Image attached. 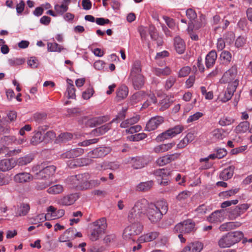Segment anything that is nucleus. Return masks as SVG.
Segmentation results:
<instances>
[{"instance_id": "1", "label": "nucleus", "mask_w": 252, "mask_h": 252, "mask_svg": "<svg viewBox=\"0 0 252 252\" xmlns=\"http://www.w3.org/2000/svg\"><path fill=\"white\" fill-rule=\"evenodd\" d=\"M146 211L149 220L152 223H156L167 213V203L164 200H158L155 203H148Z\"/></svg>"}, {"instance_id": "2", "label": "nucleus", "mask_w": 252, "mask_h": 252, "mask_svg": "<svg viewBox=\"0 0 252 252\" xmlns=\"http://www.w3.org/2000/svg\"><path fill=\"white\" fill-rule=\"evenodd\" d=\"M148 204L146 199H141L136 201L133 208L129 211L127 217L129 222H139L144 217Z\"/></svg>"}, {"instance_id": "3", "label": "nucleus", "mask_w": 252, "mask_h": 252, "mask_svg": "<svg viewBox=\"0 0 252 252\" xmlns=\"http://www.w3.org/2000/svg\"><path fill=\"white\" fill-rule=\"evenodd\" d=\"M56 167L54 165L46 166L45 163H41L32 167V171L35 172V177L37 179H48L52 177L56 171Z\"/></svg>"}, {"instance_id": "4", "label": "nucleus", "mask_w": 252, "mask_h": 252, "mask_svg": "<svg viewBox=\"0 0 252 252\" xmlns=\"http://www.w3.org/2000/svg\"><path fill=\"white\" fill-rule=\"evenodd\" d=\"M131 224L125 228L123 238L126 240L133 239L134 236L139 235L143 229V226L140 222H130Z\"/></svg>"}, {"instance_id": "5", "label": "nucleus", "mask_w": 252, "mask_h": 252, "mask_svg": "<svg viewBox=\"0 0 252 252\" xmlns=\"http://www.w3.org/2000/svg\"><path fill=\"white\" fill-rule=\"evenodd\" d=\"M243 237V233L241 231L229 232L221 238V247H229L239 242Z\"/></svg>"}, {"instance_id": "6", "label": "nucleus", "mask_w": 252, "mask_h": 252, "mask_svg": "<svg viewBox=\"0 0 252 252\" xmlns=\"http://www.w3.org/2000/svg\"><path fill=\"white\" fill-rule=\"evenodd\" d=\"M88 176L87 173L71 176L65 180V182L70 188L79 187L81 189H84V184L86 183Z\"/></svg>"}, {"instance_id": "7", "label": "nucleus", "mask_w": 252, "mask_h": 252, "mask_svg": "<svg viewBox=\"0 0 252 252\" xmlns=\"http://www.w3.org/2000/svg\"><path fill=\"white\" fill-rule=\"evenodd\" d=\"M184 130V127L181 125H177L170 128L164 132L159 134L156 138L157 141L161 142L175 136L181 133Z\"/></svg>"}, {"instance_id": "8", "label": "nucleus", "mask_w": 252, "mask_h": 252, "mask_svg": "<svg viewBox=\"0 0 252 252\" xmlns=\"http://www.w3.org/2000/svg\"><path fill=\"white\" fill-rule=\"evenodd\" d=\"M174 231L184 234L193 232L195 231V223L190 220H184L175 226Z\"/></svg>"}, {"instance_id": "9", "label": "nucleus", "mask_w": 252, "mask_h": 252, "mask_svg": "<svg viewBox=\"0 0 252 252\" xmlns=\"http://www.w3.org/2000/svg\"><path fill=\"white\" fill-rule=\"evenodd\" d=\"M111 151L109 147H99L89 152L87 156L90 158H101L108 155Z\"/></svg>"}, {"instance_id": "10", "label": "nucleus", "mask_w": 252, "mask_h": 252, "mask_svg": "<svg viewBox=\"0 0 252 252\" xmlns=\"http://www.w3.org/2000/svg\"><path fill=\"white\" fill-rule=\"evenodd\" d=\"M164 122V118L157 116L152 117L147 123L145 130L150 131L157 128Z\"/></svg>"}, {"instance_id": "11", "label": "nucleus", "mask_w": 252, "mask_h": 252, "mask_svg": "<svg viewBox=\"0 0 252 252\" xmlns=\"http://www.w3.org/2000/svg\"><path fill=\"white\" fill-rule=\"evenodd\" d=\"M203 244L199 241L189 243L181 252H200L203 249Z\"/></svg>"}, {"instance_id": "12", "label": "nucleus", "mask_w": 252, "mask_h": 252, "mask_svg": "<svg viewBox=\"0 0 252 252\" xmlns=\"http://www.w3.org/2000/svg\"><path fill=\"white\" fill-rule=\"evenodd\" d=\"M128 79L132 83L135 90L140 89L144 84V79L143 75H129Z\"/></svg>"}, {"instance_id": "13", "label": "nucleus", "mask_w": 252, "mask_h": 252, "mask_svg": "<svg viewBox=\"0 0 252 252\" xmlns=\"http://www.w3.org/2000/svg\"><path fill=\"white\" fill-rule=\"evenodd\" d=\"M238 85V82L237 80H235L232 83L228 84L223 97L221 98V101L225 102L231 99L234 92L236 91Z\"/></svg>"}, {"instance_id": "14", "label": "nucleus", "mask_w": 252, "mask_h": 252, "mask_svg": "<svg viewBox=\"0 0 252 252\" xmlns=\"http://www.w3.org/2000/svg\"><path fill=\"white\" fill-rule=\"evenodd\" d=\"M249 207L247 204H243L236 206L231 212H230L229 217L231 220H234L243 214Z\"/></svg>"}, {"instance_id": "15", "label": "nucleus", "mask_w": 252, "mask_h": 252, "mask_svg": "<svg viewBox=\"0 0 252 252\" xmlns=\"http://www.w3.org/2000/svg\"><path fill=\"white\" fill-rule=\"evenodd\" d=\"M205 24V16L201 15L189 23L188 29L190 31L198 30Z\"/></svg>"}, {"instance_id": "16", "label": "nucleus", "mask_w": 252, "mask_h": 252, "mask_svg": "<svg viewBox=\"0 0 252 252\" xmlns=\"http://www.w3.org/2000/svg\"><path fill=\"white\" fill-rule=\"evenodd\" d=\"M13 179L16 183H25L32 180L33 177L29 173L21 172L16 174Z\"/></svg>"}, {"instance_id": "17", "label": "nucleus", "mask_w": 252, "mask_h": 252, "mask_svg": "<svg viewBox=\"0 0 252 252\" xmlns=\"http://www.w3.org/2000/svg\"><path fill=\"white\" fill-rule=\"evenodd\" d=\"M16 161L13 158L0 160V171L5 172L15 167Z\"/></svg>"}, {"instance_id": "18", "label": "nucleus", "mask_w": 252, "mask_h": 252, "mask_svg": "<svg viewBox=\"0 0 252 252\" xmlns=\"http://www.w3.org/2000/svg\"><path fill=\"white\" fill-rule=\"evenodd\" d=\"M71 2V0H63L61 4H56L54 9L57 15H63L68 9V5Z\"/></svg>"}, {"instance_id": "19", "label": "nucleus", "mask_w": 252, "mask_h": 252, "mask_svg": "<svg viewBox=\"0 0 252 252\" xmlns=\"http://www.w3.org/2000/svg\"><path fill=\"white\" fill-rule=\"evenodd\" d=\"M237 73V71L236 67L232 66L224 73L221 79L224 82H229L235 79Z\"/></svg>"}, {"instance_id": "20", "label": "nucleus", "mask_w": 252, "mask_h": 252, "mask_svg": "<svg viewBox=\"0 0 252 252\" xmlns=\"http://www.w3.org/2000/svg\"><path fill=\"white\" fill-rule=\"evenodd\" d=\"M50 216V220H54L63 216L64 214V211L63 209L57 210L53 206H49L47 210Z\"/></svg>"}, {"instance_id": "21", "label": "nucleus", "mask_w": 252, "mask_h": 252, "mask_svg": "<svg viewBox=\"0 0 252 252\" xmlns=\"http://www.w3.org/2000/svg\"><path fill=\"white\" fill-rule=\"evenodd\" d=\"M159 236V233L157 231L150 232L141 235L138 240L140 243L150 242L155 240Z\"/></svg>"}, {"instance_id": "22", "label": "nucleus", "mask_w": 252, "mask_h": 252, "mask_svg": "<svg viewBox=\"0 0 252 252\" xmlns=\"http://www.w3.org/2000/svg\"><path fill=\"white\" fill-rule=\"evenodd\" d=\"M77 198V195L76 194H70L61 198L59 203L62 205L69 206L73 204Z\"/></svg>"}, {"instance_id": "23", "label": "nucleus", "mask_w": 252, "mask_h": 252, "mask_svg": "<svg viewBox=\"0 0 252 252\" xmlns=\"http://www.w3.org/2000/svg\"><path fill=\"white\" fill-rule=\"evenodd\" d=\"M223 167L222 171H221V179L223 180H227L230 179L234 173V167L232 165H221V167Z\"/></svg>"}, {"instance_id": "24", "label": "nucleus", "mask_w": 252, "mask_h": 252, "mask_svg": "<svg viewBox=\"0 0 252 252\" xmlns=\"http://www.w3.org/2000/svg\"><path fill=\"white\" fill-rule=\"evenodd\" d=\"M107 226L106 219L105 218H101L95 221L93 223V228L104 233Z\"/></svg>"}, {"instance_id": "25", "label": "nucleus", "mask_w": 252, "mask_h": 252, "mask_svg": "<svg viewBox=\"0 0 252 252\" xmlns=\"http://www.w3.org/2000/svg\"><path fill=\"white\" fill-rule=\"evenodd\" d=\"M217 58V54L215 51L210 52L206 57L205 64L207 68H210L214 64Z\"/></svg>"}, {"instance_id": "26", "label": "nucleus", "mask_w": 252, "mask_h": 252, "mask_svg": "<svg viewBox=\"0 0 252 252\" xmlns=\"http://www.w3.org/2000/svg\"><path fill=\"white\" fill-rule=\"evenodd\" d=\"M132 166L135 169H140L147 164L146 160L143 157H136L132 158L131 160Z\"/></svg>"}, {"instance_id": "27", "label": "nucleus", "mask_w": 252, "mask_h": 252, "mask_svg": "<svg viewBox=\"0 0 252 252\" xmlns=\"http://www.w3.org/2000/svg\"><path fill=\"white\" fill-rule=\"evenodd\" d=\"M154 185L153 181H148L145 182H141L138 184L136 187V190L138 191L146 192L150 190Z\"/></svg>"}, {"instance_id": "28", "label": "nucleus", "mask_w": 252, "mask_h": 252, "mask_svg": "<svg viewBox=\"0 0 252 252\" xmlns=\"http://www.w3.org/2000/svg\"><path fill=\"white\" fill-rule=\"evenodd\" d=\"M175 145L174 142L161 144L156 146L154 148V152L156 153H160L166 152L172 148Z\"/></svg>"}, {"instance_id": "29", "label": "nucleus", "mask_w": 252, "mask_h": 252, "mask_svg": "<svg viewBox=\"0 0 252 252\" xmlns=\"http://www.w3.org/2000/svg\"><path fill=\"white\" fill-rule=\"evenodd\" d=\"M174 47L177 52L182 54L185 50V44L179 37H176L174 39Z\"/></svg>"}, {"instance_id": "30", "label": "nucleus", "mask_w": 252, "mask_h": 252, "mask_svg": "<svg viewBox=\"0 0 252 252\" xmlns=\"http://www.w3.org/2000/svg\"><path fill=\"white\" fill-rule=\"evenodd\" d=\"M64 191V187L62 185L56 184L50 187L47 192L50 194L57 195L62 193Z\"/></svg>"}, {"instance_id": "31", "label": "nucleus", "mask_w": 252, "mask_h": 252, "mask_svg": "<svg viewBox=\"0 0 252 252\" xmlns=\"http://www.w3.org/2000/svg\"><path fill=\"white\" fill-rule=\"evenodd\" d=\"M111 127V124L108 123L94 129L92 132V134L95 136L103 135L109 130Z\"/></svg>"}, {"instance_id": "32", "label": "nucleus", "mask_w": 252, "mask_h": 252, "mask_svg": "<svg viewBox=\"0 0 252 252\" xmlns=\"http://www.w3.org/2000/svg\"><path fill=\"white\" fill-rule=\"evenodd\" d=\"M141 63L139 60L135 61L131 66L129 75H142L141 74Z\"/></svg>"}, {"instance_id": "33", "label": "nucleus", "mask_w": 252, "mask_h": 252, "mask_svg": "<svg viewBox=\"0 0 252 252\" xmlns=\"http://www.w3.org/2000/svg\"><path fill=\"white\" fill-rule=\"evenodd\" d=\"M193 139L194 136L192 133H188L186 136L177 144V148L178 149H182L185 147L189 142H191Z\"/></svg>"}, {"instance_id": "34", "label": "nucleus", "mask_w": 252, "mask_h": 252, "mask_svg": "<svg viewBox=\"0 0 252 252\" xmlns=\"http://www.w3.org/2000/svg\"><path fill=\"white\" fill-rule=\"evenodd\" d=\"M153 73L158 76H168L169 75L172 70L168 66H166L163 68L155 67L153 69Z\"/></svg>"}, {"instance_id": "35", "label": "nucleus", "mask_w": 252, "mask_h": 252, "mask_svg": "<svg viewBox=\"0 0 252 252\" xmlns=\"http://www.w3.org/2000/svg\"><path fill=\"white\" fill-rule=\"evenodd\" d=\"M128 94V89L125 86L123 85L117 91V98L118 100H121L126 97Z\"/></svg>"}, {"instance_id": "36", "label": "nucleus", "mask_w": 252, "mask_h": 252, "mask_svg": "<svg viewBox=\"0 0 252 252\" xmlns=\"http://www.w3.org/2000/svg\"><path fill=\"white\" fill-rule=\"evenodd\" d=\"M33 160V158L31 155H26L25 156L18 158L16 161V165L19 166H23L31 163Z\"/></svg>"}, {"instance_id": "37", "label": "nucleus", "mask_w": 252, "mask_h": 252, "mask_svg": "<svg viewBox=\"0 0 252 252\" xmlns=\"http://www.w3.org/2000/svg\"><path fill=\"white\" fill-rule=\"evenodd\" d=\"M139 120V116L136 115L130 119H128L123 121L120 125V126L122 128H127L130 127L132 125L136 124L138 122Z\"/></svg>"}, {"instance_id": "38", "label": "nucleus", "mask_w": 252, "mask_h": 252, "mask_svg": "<svg viewBox=\"0 0 252 252\" xmlns=\"http://www.w3.org/2000/svg\"><path fill=\"white\" fill-rule=\"evenodd\" d=\"M250 124L248 121L241 122L235 128V131L237 133H243L249 130Z\"/></svg>"}, {"instance_id": "39", "label": "nucleus", "mask_w": 252, "mask_h": 252, "mask_svg": "<svg viewBox=\"0 0 252 252\" xmlns=\"http://www.w3.org/2000/svg\"><path fill=\"white\" fill-rule=\"evenodd\" d=\"M235 38V35L232 32H228L224 33L223 36V42L224 43V46L226 44L230 45L231 44Z\"/></svg>"}, {"instance_id": "40", "label": "nucleus", "mask_w": 252, "mask_h": 252, "mask_svg": "<svg viewBox=\"0 0 252 252\" xmlns=\"http://www.w3.org/2000/svg\"><path fill=\"white\" fill-rule=\"evenodd\" d=\"M47 49L49 52H61L62 50L65 49L62 45L58 44L56 42L48 43Z\"/></svg>"}, {"instance_id": "41", "label": "nucleus", "mask_w": 252, "mask_h": 252, "mask_svg": "<svg viewBox=\"0 0 252 252\" xmlns=\"http://www.w3.org/2000/svg\"><path fill=\"white\" fill-rule=\"evenodd\" d=\"M73 138L71 133L64 132L61 133L56 139L57 142H66Z\"/></svg>"}, {"instance_id": "42", "label": "nucleus", "mask_w": 252, "mask_h": 252, "mask_svg": "<svg viewBox=\"0 0 252 252\" xmlns=\"http://www.w3.org/2000/svg\"><path fill=\"white\" fill-rule=\"evenodd\" d=\"M241 223L238 221L228 222L221 224V230H229L240 226Z\"/></svg>"}, {"instance_id": "43", "label": "nucleus", "mask_w": 252, "mask_h": 252, "mask_svg": "<svg viewBox=\"0 0 252 252\" xmlns=\"http://www.w3.org/2000/svg\"><path fill=\"white\" fill-rule=\"evenodd\" d=\"M30 206L28 204H22L18 207L16 214L19 216H25L30 210Z\"/></svg>"}, {"instance_id": "44", "label": "nucleus", "mask_w": 252, "mask_h": 252, "mask_svg": "<svg viewBox=\"0 0 252 252\" xmlns=\"http://www.w3.org/2000/svg\"><path fill=\"white\" fill-rule=\"evenodd\" d=\"M44 140V137L41 131H35L34 135L31 140V143L33 145H36L40 143Z\"/></svg>"}, {"instance_id": "45", "label": "nucleus", "mask_w": 252, "mask_h": 252, "mask_svg": "<svg viewBox=\"0 0 252 252\" xmlns=\"http://www.w3.org/2000/svg\"><path fill=\"white\" fill-rule=\"evenodd\" d=\"M145 96L144 93L138 92L133 94L130 98V103L134 105L142 99L143 96Z\"/></svg>"}, {"instance_id": "46", "label": "nucleus", "mask_w": 252, "mask_h": 252, "mask_svg": "<svg viewBox=\"0 0 252 252\" xmlns=\"http://www.w3.org/2000/svg\"><path fill=\"white\" fill-rule=\"evenodd\" d=\"M207 219L211 223L219 222L220 219V211L217 210L212 213Z\"/></svg>"}, {"instance_id": "47", "label": "nucleus", "mask_w": 252, "mask_h": 252, "mask_svg": "<svg viewBox=\"0 0 252 252\" xmlns=\"http://www.w3.org/2000/svg\"><path fill=\"white\" fill-rule=\"evenodd\" d=\"M169 53L166 51H163L157 53L155 59L157 61V63L159 66H162L164 63V61H159L160 60L163 59L165 57H168Z\"/></svg>"}, {"instance_id": "48", "label": "nucleus", "mask_w": 252, "mask_h": 252, "mask_svg": "<svg viewBox=\"0 0 252 252\" xmlns=\"http://www.w3.org/2000/svg\"><path fill=\"white\" fill-rule=\"evenodd\" d=\"M105 121L104 118L102 117H97L90 119L88 121V125L91 127L97 126Z\"/></svg>"}, {"instance_id": "49", "label": "nucleus", "mask_w": 252, "mask_h": 252, "mask_svg": "<svg viewBox=\"0 0 252 252\" xmlns=\"http://www.w3.org/2000/svg\"><path fill=\"white\" fill-rule=\"evenodd\" d=\"M191 192L188 190H184L180 192L178 195L176 196V199L178 201L182 202L186 200L191 195Z\"/></svg>"}, {"instance_id": "50", "label": "nucleus", "mask_w": 252, "mask_h": 252, "mask_svg": "<svg viewBox=\"0 0 252 252\" xmlns=\"http://www.w3.org/2000/svg\"><path fill=\"white\" fill-rule=\"evenodd\" d=\"M16 138L13 136H5L1 139V143L3 145H9L13 143H15Z\"/></svg>"}, {"instance_id": "51", "label": "nucleus", "mask_w": 252, "mask_h": 252, "mask_svg": "<svg viewBox=\"0 0 252 252\" xmlns=\"http://www.w3.org/2000/svg\"><path fill=\"white\" fill-rule=\"evenodd\" d=\"M221 59H222V63L227 64L229 63L232 60L231 53L227 51H223L221 52Z\"/></svg>"}, {"instance_id": "52", "label": "nucleus", "mask_w": 252, "mask_h": 252, "mask_svg": "<svg viewBox=\"0 0 252 252\" xmlns=\"http://www.w3.org/2000/svg\"><path fill=\"white\" fill-rule=\"evenodd\" d=\"M104 233L100 231V230H97V229H95L94 228H92L90 235V239L92 241H95L97 240L100 236L101 235Z\"/></svg>"}, {"instance_id": "53", "label": "nucleus", "mask_w": 252, "mask_h": 252, "mask_svg": "<svg viewBox=\"0 0 252 252\" xmlns=\"http://www.w3.org/2000/svg\"><path fill=\"white\" fill-rule=\"evenodd\" d=\"M25 62V59L23 58H13L9 59L8 60L9 64L11 66H16L21 65Z\"/></svg>"}, {"instance_id": "54", "label": "nucleus", "mask_w": 252, "mask_h": 252, "mask_svg": "<svg viewBox=\"0 0 252 252\" xmlns=\"http://www.w3.org/2000/svg\"><path fill=\"white\" fill-rule=\"evenodd\" d=\"M203 116V114L201 112H197L189 116L187 120V123H192L201 118Z\"/></svg>"}, {"instance_id": "55", "label": "nucleus", "mask_w": 252, "mask_h": 252, "mask_svg": "<svg viewBox=\"0 0 252 252\" xmlns=\"http://www.w3.org/2000/svg\"><path fill=\"white\" fill-rule=\"evenodd\" d=\"M27 63L28 65L32 68H37L39 64V61L34 57L30 58L28 60Z\"/></svg>"}, {"instance_id": "56", "label": "nucleus", "mask_w": 252, "mask_h": 252, "mask_svg": "<svg viewBox=\"0 0 252 252\" xmlns=\"http://www.w3.org/2000/svg\"><path fill=\"white\" fill-rule=\"evenodd\" d=\"M100 184V181L99 180L95 179V180H92L89 181L88 183H87V181H86V183L84 184L85 188L84 189H87L89 188H93L95 187L99 186Z\"/></svg>"}, {"instance_id": "57", "label": "nucleus", "mask_w": 252, "mask_h": 252, "mask_svg": "<svg viewBox=\"0 0 252 252\" xmlns=\"http://www.w3.org/2000/svg\"><path fill=\"white\" fill-rule=\"evenodd\" d=\"M154 174L157 177L162 179L167 177L168 175V173L167 172L166 170L162 168L156 170L154 172Z\"/></svg>"}, {"instance_id": "58", "label": "nucleus", "mask_w": 252, "mask_h": 252, "mask_svg": "<svg viewBox=\"0 0 252 252\" xmlns=\"http://www.w3.org/2000/svg\"><path fill=\"white\" fill-rule=\"evenodd\" d=\"M94 91L93 89V88L92 86H89V87L82 93V97L84 99H88L92 96L94 93Z\"/></svg>"}, {"instance_id": "59", "label": "nucleus", "mask_w": 252, "mask_h": 252, "mask_svg": "<svg viewBox=\"0 0 252 252\" xmlns=\"http://www.w3.org/2000/svg\"><path fill=\"white\" fill-rule=\"evenodd\" d=\"M51 185V182L49 181L38 182L36 184L35 188L37 190H42L49 187Z\"/></svg>"}, {"instance_id": "60", "label": "nucleus", "mask_w": 252, "mask_h": 252, "mask_svg": "<svg viewBox=\"0 0 252 252\" xmlns=\"http://www.w3.org/2000/svg\"><path fill=\"white\" fill-rule=\"evenodd\" d=\"M238 191V189H230L227 191H221V198L224 199L227 198L229 197L232 196Z\"/></svg>"}, {"instance_id": "61", "label": "nucleus", "mask_w": 252, "mask_h": 252, "mask_svg": "<svg viewBox=\"0 0 252 252\" xmlns=\"http://www.w3.org/2000/svg\"><path fill=\"white\" fill-rule=\"evenodd\" d=\"M146 136L147 135L145 133H140L130 136L129 139L133 141H138L145 138Z\"/></svg>"}, {"instance_id": "62", "label": "nucleus", "mask_w": 252, "mask_h": 252, "mask_svg": "<svg viewBox=\"0 0 252 252\" xmlns=\"http://www.w3.org/2000/svg\"><path fill=\"white\" fill-rule=\"evenodd\" d=\"M186 15L187 17L189 19L190 22L193 20H194L196 18H197L195 11L191 8H189L187 10Z\"/></svg>"}, {"instance_id": "63", "label": "nucleus", "mask_w": 252, "mask_h": 252, "mask_svg": "<svg viewBox=\"0 0 252 252\" xmlns=\"http://www.w3.org/2000/svg\"><path fill=\"white\" fill-rule=\"evenodd\" d=\"M191 68L189 66H185L182 68L178 74L179 77H184L188 76L190 73Z\"/></svg>"}, {"instance_id": "64", "label": "nucleus", "mask_w": 252, "mask_h": 252, "mask_svg": "<svg viewBox=\"0 0 252 252\" xmlns=\"http://www.w3.org/2000/svg\"><path fill=\"white\" fill-rule=\"evenodd\" d=\"M148 31L150 35L151 38L153 40H156L159 37L158 35V34L156 31V29L155 27L150 26Z\"/></svg>"}]
</instances>
